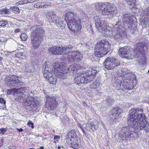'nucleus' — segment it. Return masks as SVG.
Instances as JSON below:
<instances>
[{
	"label": "nucleus",
	"mask_w": 149,
	"mask_h": 149,
	"mask_svg": "<svg viewBox=\"0 0 149 149\" xmlns=\"http://www.w3.org/2000/svg\"><path fill=\"white\" fill-rule=\"evenodd\" d=\"M130 113L128 117L127 123L135 130L139 131L143 129L146 132H149V123L146 120V117L144 113H140L143 111L141 109L133 108L130 110Z\"/></svg>",
	"instance_id": "1"
},
{
	"label": "nucleus",
	"mask_w": 149,
	"mask_h": 149,
	"mask_svg": "<svg viewBox=\"0 0 149 149\" xmlns=\"http://www.w3.org/2000/svg\"><path fill=\"white\" fill-rule=\"evenodd\" d=\"M66 19L68 20L66 22L69 28L71 30L72 35H75L81 29V21L78 16L73 11H70L65 15Z\"/></svg>",
	"instance_id": "2"
},
{
	"label": "nucleus",
	"mask_w": 149,
	"mask_h": 149,
	"mask_svg": "<svg viewBox=\"0 0 149 149\" xmlns=\"http://www.w3.org/2000/svg\"><path fill=\"white\" fill-rule=\"evenodd\" d=\"M97 71L95 69H91L83 74H80L74 79V83L81 86L83 84H87L91 81L95 76Z\"/></svg>",
	"instance_id": "3"
},
{
	"label": "nucleus",
	"mask_w": 149,
	"mask_h": 149,
	"mask_svg": "<svg viewBox=\"0 0 149 149\" xmlns=\"http://www.w3.org/2000/svg\"><path fill=\"white\" fill-rule=\"evenodd\" d=\"M110 46L111 45L107 40H100L95 46V55L98 57H102L110 51Z\"/></svg>",
	"instance_id": "4"
},
{
	"label": "nucleus",
	"mask_w": 149,
	"mask_h": 149,
	"mask_svg": "<svg viewBox=\"0 0 149 149\" xmlns=\"http://www.w3.org/2000/svg\"><path fill=\"white\" fill-rule=\"evenodd\" d=\"M55 73L60 79H64L66 78L67 74L69 72L75 74L74 70V65H71L68 68L59 63H55L54 65Z\"/></svg>",
	"instance_id": "5"
},
{
	"label": "nucleus",
	"mask_w": 149,
	"mask_h": 149,
	"mask_svg": "<svg viewBox=\"0 0 149 149\" xmlns=\"http://www.w3.org/2000/svg\"><path fill=\"white\" fill-rule=\"evenodd\" d=\"M96 10L103 15L113 16L116 14L117 11L113 5L103 4L101 3H97L95 5Z\"/></svg>",
	"instance_id": "6"
},
{
	"label": "nucleus",
	"mask_w": 149,
	"mask_h": 149,
	"mask_svg": "<svg viewBox=\"0 0 149 149\" xmlns=\"http://www.w3.org/2000/svg\"><path fill=\"white\" fill-rule=\"evenodd\" d=\"M131 77H129L128 76H125L124 77L123 87H122V90L123 91L130 90L132 89L136 84L133 85V83H136V77L134 74H130Z\"/></svg>",
	"instance_id": "7"
},
{
	"label": "nucleus",
	"mask_w": 149,
	"mask_h": 149,
	"mask_svg": "<svg viewBox=\"0 0 149 149\" xmlns=\"http://www.w3.org/2000/svg\"><path fill=\"white\" fill-rule=\"evenodd\" d=\"M72 48V45H69L64 47H58L55 46L50 47L48 49L49 53L54 54H59L63 53L67 54L69 52L71 51Z\"/></svg>",
	"instance_id": "8"
},
{
	"label": "nucleus",
	"mask_w": 149,
	"mask_h": 149,
	"mask_svg": "<svg viewBox=\"0 0 149 149\" xmlns=\"http://www.w3.org/2000/svg\"><path fill=\"white\" fill-rule=\"evenodd\" d=\"M4 82L6 85L10 88L18 87L23 84V82L19 80L17 77L13 75L7 76L5 79Z\"/></svg>",
	"instance_id": "9"
},
{
	"label": "nucleus",
	"mask_w": 149,
	"mask_h": 149,
	"mask_svg": "<svg viewBox=\"0 0 149 149\" xmlns=\"http://www.w3.org/2000/svg\"><path fill=\"white\" fill-rule=\"evenodd\" d=\"M123 29L122 26L119 24H116L112 31V38L116 40L122 39L126 34Z\"/></svg>",
	"instance_id": "10"
},
{
	"label": "nucleus",
	"mask_w": 149,
	"mask_h": 149,
	"mask_svg": "<svg viewBox=\"0 0 149 149\" xmlns=\"http://www.w3.org/2000/svg\"><path fill=\"white\" fill-rule=\"evenodd\" d=\"M24 99V104L26 107L29 108L27 109L30 110H35L41 105L40 102L33 97L29 96L26 100Z\"/></svg>",
	"instance_id": "11"
},
{
	"label": "nucleus",
	"mask_w": 149,
	"mask_h": 149,
	"mask_svg": "<svg viewBox=\"0 0 149 149\" xmlns=\"http://www.w3.org/2000/svg\"><path fill=\"white\" fill-rule=\"evenodd\" d=\"M104 64L105 68L109 70H112L119 66L120 63L115 57H109L106 58Z\"/></svg>",
	"instance_id": "12"
},
{
	"label": "nucleus",
	"mask_w": 149,
	"mask_h": 149,
	"mask_svg": "<svg viewBox=\"0 0 149 149\" xmlns=\"http://www.w3.org/2000/svg\"><path fill=\"white\" fill-rule=\"evenodd\" d=\"M129 127H124L122 128L120 131V133L118 135V138L121 140H130L133 137V134L131 133Z\"/></svg>",
	"instance_id": "13"
},
{
	"label": "nucleus",
	"mask_w": 149,
	"mask_h": 149,
	"mask_svg": "<svg viewBox=\"0 0 149 149\" xmlns=\"http://www.w3.org/2000/svg\"><path fill=\"white\" fill-rule=\"evenodd\" d=\"M94 19L96 27L100 32H102L103 31H106L107 30V26L104 23V21L103 20L102 18L100 16H96L94 17Z\"/></svg>",
	"instance_id": "14"
},
{
	"label": "nucleus",
	"mask_w": 149,
	"mask_h": 149,
	"mask_svg": "<svg viewBox=\"0 0 149 149\" xmlns=\"http://www.w3.org/2000/svg\"><path fill=\"white\" fill-rule=\"evenodd\" d=\"M72 48L71 49V51L68 52L69 54L67 56V58L69 61L71 62L80 61L83 58L82 54L79 52H73L72 51Z\"/></svg>",
	"instance_id": "15"
},
{
	"label": "nucleus",
	"mask_w": 149,
	"mask_h": 149,
	"mask_svg": "<svg viewBox=\"0 0 149 149\" xmlns=\"http://www.w3.org/2000/svg\"><path fill=\"white\" fill-rule=\"evenodd\" d=\"M98 125L99 123L97 120L90 119L86 124L85 129L88 131L93 132L98 128Z\"/></svg>",
	"instance_id": "16"
},
{
	"label": "nucleus",
	"mask_w": 149,
	"mask_h": 149,
	"mask_svg": "<svg viewBox=\"0 0 149 149\" xmlns=\"http://www.w3.org/2000/svg\"><path fill=\"white\" fill-rule=\"evenodd\" d=\"M127 47L125 46L120 48L118 50V54L123 58H125L127 59H131L133 56L130 53V50L127 49Z\"/></svg>",
	"instance_id": "17"
},
{
	"label": "nucleus",
	"mask_w": 149,
	"mask_h": 149,
	"mask_svg": "<svg viewBox=\"0 0 149 149\" xmlns=\"http://www.w3.org/2000/svg\"><path fill=\"white\" fill-rule=\"evenodd\" d=\"M47 102L45 104L46 107L48 110H52L56 108L57 104L55 98L54 97L46 96Z\"/></svg>",
	"instance_id": "18"
},
{
	"label": "nucleus",
	"mask_w": 149,
	"mask_h": 149,
	"mask_svg": "<svg viewBox=\"0 0 149 149\" xmlns=\"http://www.w3.org/2000/svg\"><path fill=\"white\" fill-rule=\"evenodd\" d=\"M34 29L32 33L31 36L37 37L42 39L43 36L45 33L43 29L40 26H35L32 27Z\"/></svg>",
	"instance_id": "19"
},
{
	"label": "nucleus",
	"mask_w": 149,
	"mask_h": 149,
	"mask_svg": "<svg viewBox=\"0 0 149 149\" xmlns=\"http://www.w3.org/2000/svg\"><path fill=\"white\" fill-rule=\"evenodd\" d=\"M42 39L35 36H31V44L34 49L38 48L40 46Z\"/></svg>",
	"instance_id": "20"
},
{
	"label": "nucleus",
	"mask_w": 149,
	"mask_h": 149,
	"mask_svg": "<svg viewBox=\"0 0 149 149\" xmlns=\"http://www.w3.org/2000/svg\"><path fill=\"white\" fill-rule=\"evenodd\" d=\"M50 66L47 64L46 62H45L44 64L43 65L42 71L44 76L46 79L51 76L54 73V70L51 71Z\"/></svg>",
	"instance_id": "21"
},
{
	"label": "nucleus",
	"mask_w": 149,
	"mask_h": 149,
	"mask_svg": "<svg viewBox=\"0 0 149 149\" xmlns=\"http://www.w3.org/2000/svg\"><path fill=\"white\" fill-rule=\"evenodd\" d=\"M121 113V109L119 108L118 107H116L113 109L111 111V113L110 115V120L113 121L115 120L118 118L119 115Z\"/></svg>",
	"instance_id": "22"
},
{
	"label": "nucleus",
	"mask_w": 149,
	"mask_h": 149,
	"mask_svg": "<svg viewBox=\"0 0 149 149\" xmlns=\"http://www.w3.org/2000/svg\"><path fill=\"white\" fill-rule=\"evenodd\" d=\"M78 132L74 130H72L68 133L67 136L69 140L72 141H78V136H77Z\"/></svg>",
	"instance_id": "23"
},
{
	"label": "nucleus",
	"mask_w": 149,
	"mask_h": 149,
	"mask_svg": "<svg viewBox=\"0 0 149 149\" xmlns=\"http://www.w3.org/2000/svg\"><path fill=\"white\" fill-rule=\"evenodd\" d=\"M147 43L146 42H140L136 45V47L138 52L143 53V50L147 49Z\"/></svg>",
	"instance_id": "24"
},
{
	"label": "nucleus",
	"mask_w": 149,
	"mask_h": 149,
	"mask_svg": "<svg viewBox=\"0 0 149 149\" xmlns=\"http://www.w3.org/2000/svg\"><path fill=\"white\" fill-rule=\"evenodd\" d=\"M55 70L54 68V73L53 74H53L51 76H49V77H47V79L49 83L52 84H55L56 82L57 81V77H56V76L58 77V76L55 73Z\"/></svg>",
	"instance_id": "25"
},
{
	"label": "nucleus",
	"mask_w": 149,
	"mask_h": 149,
	"mask_svg": "<svg viewBox=\"0 0 149 149\" xmlns=\"http://www.w3.org/2000/svg\"><path fill=\"white\" fill-rule=\"evenodd\" d=\"M47 18L50 22H53L54 24H59L58 18L55 14H53L51 15H48Z\"/></svg>",
	"instance_id": "26"
},
{
	"label": "nucleus",
	"mask_w": 149,
	"mask_h": 149,
	"mask_svg": "<svg viewBox=\"0 0 149 149\" xmlns=\"http://www.w3.org/2000/svg\"><path fill=\"white\" fill-rule=\"evenodd\" d=\"M123 20L126 24L131 25L132 24V17L128 14L123 15Z\"/></svg>",
	"instance_id": "27"
},
{
	"label": "nucleus",
	"mask_w": 149,
	"mask_h": 149,
	"mask_svg": "<svg viewBox=\"0 0 149 149\" xmlns=\"http://www.w3.org/2000/svg\"><path fill=\"white\" fill-rule=\"evenodd\" d=\"M66 140L68 145L69 147L75 149L78 148L79 145L76 142L77 141L72 142V141H69L68 139H67Z\"/></svg>",
	"instance_id": "28"
},
{
	"label": "nucleus",
	"mask_w": 149,
	"mask_h": 149,
	"mask_svg": "<svg viewBox=\"0 0 149 149\" xmlns=\"http://www.w3.org/2000/svg\"><path fill=\"white\" fill-rule=\"evenodd\" d=\"M142 17L145 19L147 22L149 23V10L146 9L143 10L141 12Z\"/></svg>",
	"instance_id": "29"
},
{
	"label": "nucleus",
	"mask_w": 149,
	"mask_h": 149,
	"mask_svg": "<svg viewBox=\"0 0 149 149\" xmlns=\"http://www.w3.org/2000/svg\"><path fill=\"white\" fill-rule=\"evenodd\" d=\"M105 104L107 106H110L113 104L114 100L109 96H107L106 98Z\"/></svg>",
	"instance_id": "30"
},
{
	"label": "nucleus",
	"mask_w": 149,
	"mask_h": 149,
	"mask_svg": "<svg viewBox=\"0 0 149 149\" xmlns=\"http://www.w3.org/2000/svg\"><path fill=\"white\" fill-rule=\"evenodd\" d=\"M81 66L78 64L74 65V70L75 74H80L82 72V70L81 68Z\"/></svg>",
	"instance_id": "31"
},
{
	"label": "nucleus",
	"mask_w": 149,
	"mask_h": 149,
	"mask_svg": "<svg viewBox=\"0 0 149 149\" xmlns=\"http://www.w3.org/2000/svg\"><path fill=\"white\" fill-rule=\"evenodd\" d=\"M10 13V11L9 9L6 8L0 9V14H9Z\"/></svg>",
	"instance_id": "32"
},
{
	"label": "nucleus",
	"mask_w": 149,
	"mask_h": 149,
	"mask_svg": "<svg viewBox=\"0 0 149 149\" xmlns=\"http://www.w3.org/2000/svg\"><path fill=\"white\" fill-rule=\"evenodd\" d=\"M10 8L15 14H18L19 12V10L18 7L16 6L11 7Z\"/></svg>",
	"instance_id": "33"
},
{
	"label": "nucleus",
	"mask_w": 149,
	"mask_h": 149,
	"mask_svg": "<svg viewBox=\"0 0 149 149\" xmlns=\"http://www.w3.org/2000/svg\"><path fill=\"white\" fill-rule=\"evenodd\" d=\"M116 84L117 88L119 89L122 90V87H123V83L120 80H117L116 82Z\"/></svg>",
	"instance_id": "34"
},
{
	"label": "nucleus",
	"mask_w": 149,
	"mask_h": 149,
	"mask_svg": "<svg viewBox=\"0 0 149 149\" xmlns=\"http://www.w3.org/2000/svg\"><path fill=\"white\" fill-rule=\"evenodd\" d=\"M99 85V82L98 81H96L91 84V87L92 89H96L98 87Z\"/></svg>",
	"instance_id": "35"
},
{
	"label": "nucleus",
	"mask_w": 149,
	"mask_h": 149,
	"mask_svg": "<svg viewBox=\"0 0 149 149\" xmlns=\"http://www.w3.org/2000/svg\"><path fill=\"white\" fill-rule=\"evenodd\" d=\"M32 67L31 65L28 64H26L25 65V70L28 72H31L32 71Z\"/></svg>",
	"instance_id": "36"
},
{
	"label": "nucleus",
	"mask_w": 149,
	"mask_h": 149,
	"mask_svg": "<svg viewBox=\"0 0 149 149\" xmlns=\"http://www.w3.org/2000/svg\"><path fill=\"white\" fill-rule=\"evenodd\" d=\"M127 3L129 5H132V8L134 7L136 3V0H128L127 1Z\"/></svg>",
	"instance_id": "37"
},
{
	"label": "nucleus",
	"mask_w": 149,
	"mask_h": 149,
	"mask_svg": "<svg viewBox=\"0 0 149 149\" xmlns=\"http://www.w3.org/2000/svg\"><path fill=\"white\" fill-rule=\"evenodd\" d=\"M15 56L17 58L22 59H24L25 57L23 52H19L17 53Z\"/></svg>",
	"instance_id": "38"
},
{
	"label": "nucleus",
	"mask_w": 149,
	"mask_h": 149,
	"mask_svg": "<svg viewBox=\"0 0 149 149\" xmlns=\"http://www.w3.org/2000/svg\"><path fill=\"white\" fill-rule=\"evenodd\" d=\"M123 74H125L124 77L125 76H128V77H131L130 74H134L133 73L130 72V71L128 70H125L123 71Z\"/></svg>",
	"instance_id": "39"
},
{
	"label": "nucleus",
	"mask_w": 149,
	"mask_h": 149,
	"mask_svg": "<svg viewBox=\"0 0 149 149\" xmlns=\"http://www.w3.org/2000/svg\"><path fill=\"white\" fill-rule=\"evenodd\" d=\"M8 23V21L6 20H2L0 21V26H3L7 25Z\"/></svg>",
	"instance_id": "40"
},
{
	"label": "nucleus",
	"mask_w": 149,
	"mask_h": 149,
	"mask_svg": "<svg viewBox=\"0 0 149 149\" xmlns=\"http://www.w3.org/2000/svg\"><path fill=\"white\" fill-rule=\"evenodd\" d=\"M20 37L22 40L25 41L26 40L27 36L26 33H23L21 34Z\"/></svg>",
	"instance_id": "41"
},
{
	"label": "nucleus",
	"mask_w": 149,
	"mask_h": 149,
	"mask_svg": "<svg viewBox=\"0 0 149 149\" xmlns=\"http://www.w3.org/2000/svg\"><path fill=\"white\" fill-rule=\"evenodd\" d=\"M7 131V128H1L0 129V134L3 135Z\"/></svg>",
	"instance_id": "42"
},
{
	"label": "nucleus",
	"mask_w": 149,
	"mask_h": 149,
	"mask_svg": "<svg viewBox=\"0 0 149 149\" xmlns=\"http://www.w3.org/2000/svg\"><path fill=\"white\" fill-rule=\"evenodd\" d=\"M42 4H44V8H47L50 5V2H42Z\"/></svg>",
	"instance_id": "43"
},
{
	"label": "nucleus",
	"mask_w": 149,
	"mask_h": 149,
	"mask_svg": "<svg viewBox=\"0 0 149 149\" xmlns=\"http://www.w3.org/2000/svg\"><path fill=\"white\" fill-rule=\"evenodd\" d=\"M141 60V61H142V62L141 63V64H145L146 63V57L144 55L142 57Z\"/></svg>",
	"instance_id": "44"
},
{
	"label": "nucleus",
	"mask_w": 149,
	"mask_h": 149,
	"mask_svg": "<svg viewBox=\"0 0 149 149\" xmlns=\"http://www.w3.org/2000/svg\"><path fill=\"white\" fill-rule=\"evenodd\" d=\"M27 124L30 127H31L32 128H33V123H32L31 120H29V122L27 123Z\"/></svg>",
	"instance_id": "45"
},
{
	"label": "nucleus",
	"mask_w": 149,
	"mask_h": 149,
	"mask_svg": "<svg viewBox=\"0 0 149 149\" xmlns=\"http://www.w3.org/2000/svg\"><path fill=\"white\" fill-rule=\"evenodd\" d=\"M0 103L5 104L6 103V101L3 98H0Z\"/></svg>",
	"instance_id": "46"
},
{
	"label": "nucleus",
	"mask_w": 149,
	"mask_h": 149,
	"mask_svg": "<svg viewBox=\"0 0 149 149\" xmlns=\"http://www.w3.org/2000/svg\"><path fill=\"white\" fill-rule=\"evenodd\" d=\"M40 3H37L34 5V7L35 8H39Z\"/></svg>",
	"instance_id": "47"
},
{
	"label": "nucleus",
	"mask_w": 149,
	"mask_h": 149,
	"mask_svg": "<svg viewBox=\"0 0 149 149\" xmlns=\"http://www.w3.org/2000/svg\"><path fill=\"white\" fill-rule=\"evenodd\" d=\"M19 95H20V96L21 95V97H22V98L23 99H24V97L25 94H24L23 93V92H20L19 93Z\"/></svg>",
	"instance_id": "48"
},
{
	"label": "nucleus",
	"mask_w": 149,
	"mask_h": 149,
	"mask_svg": "<svg viewBox=\"0 0 149 149\" xmlns=\"http://www.w3.org/2000/svg\"><path fill=\"white\" fill-rule=\"evenodd\" d=\"M60 139V136H59L55 135L54 136V139Z\"/></svg>",
	"instance_id": "49"
},
{
	"label": "nucleus",
	"mask_w": 149,
	"mask_h": 149,
	"mask_svg": "<svg viewBox=\"0 0 149 149\" xmlns=\"http://www.w3.org/2000/svg\"><path fill=\"white\" fill-rule=\"evenodd\" d=\"M17 5H19V4L22 5V4H24V3H23V1H19L17 2Z\"/></svg>",
	"instance_id": "50"
},
{
	"label": "nucleus",
	"mask_w": 149,
	"mask_h": 149,
	"mask_svg": "<svg viewBox=\"0 0 149 149\" xmlns=\"http://www.w3.org/2000/svg\"><path fill=\"white\" fill-rule=\"evenodd\" d=\"M77 125H78V126H79L81 128V130H82V129H83L82 127V126L80 124L78 123L77 124Z\"/></svg>",
	"instance_id": "51"
},
{
	"label": "nucleus",
	"mask_w": 149,
	"mask_h": 149,
	"mask_svg": "<svg viewBox=\"0 0 149 149\" xmlns=\"http://www.w3.org/2000/svg\"><path fill=\"white\" fill-rule=\"evenodd\" d=\"M28 0H24L23 1L24 4H26L29 3Z\"/></svg>",
	"instance_id": "52"
},
{
	"label": "nucleus",
	"mask_w": 149,
	"mask_h": 149,
	"mask_svg": "<svg viewBox=\"0 0 149 149\" xmlns=\"http://www.w3.org/2000/svg\"><path fill=\"white\" fill-rule=\"evenodd\" d=\"M82 131L83 134L85 135V136H86L87 133H86L85 130H84V129H82V130H81Z\"/></svg>",
	"instance_id": "53"
},
{
	"label": "nucleus",
	"mask_w": 149,
	"mask_h": 149,
	"mask_svg": "<svg viewBox=\"0 0 149 149\" xmlns=\"http://www.w3.org/2000/svg\"><path fill=\"white\" fill-rule=\"evenodd\" d=\"M16 130L19 132H22L23 131V130L22 128L16 129Z\"/></svg>",
	"instance_id": "54"
},
{
	"label": "nucleus",
	"mask_w": 149,
	"mask_h": 149,
	"mask_svg": "<svg viewBox=\"0 0 149 149\" xmlns=\"http://www.w3.org/2000/svg\"><path fill=\"white\" fill-rule=\"evenodd\" d=\"M29 3H33L34 2V0H28Z\"/></svg>",
	"instance_id": "55"
},
{
	"label": "nucleus",
	"mask_w": 149,
	"mask_h": 149,
	"mask_svg": "<svg viewBox=\"0 0 149 149\" xmlns=\"http://www.w3.org/2000/svg\"><path fill=\"white\" fill-rule=\"evenodd\" d=\"M20 29H16L15 30V33L18 32L19 31H20Z\"/></svg>",
	"instance_id": "56"
},
{
	"label": "nucleus",
	"mask_w": 149,
	"mask_h": 149,
	"mask_svg": "<svg viewBox=\"0 0 149 149\" xmlns=\"http://www.w3.org/2000/svg\"><path fill=\"white\" fill-rule=\"evenodd\" d=\"M42 2L40 3V4H41V8H45L44 6L43 5L44 4H42Z\"/></svg>",
	"instance_id": "57"
},
{
	"label": "nucleus",
	"mask_w": 149,
	"mask_h": 149,
	"mask_svg": "<svg viewBox=\"0 0 149 149\" xmlns=\"http://www.w3.org/2000/svg\"><path fill=\"white\" fill-rule=\"evenodd\" d=\"M10 149H15V147H11L10 148Z\"/></svg>",
	"instance_id": "58"
},
{
	"label": "nucleus",
	"mask_w": 149,
	"mask_h": 149,
	"mask_svg": "<svg viewBox=\"0 0 149 149\" xmlns=\"http://www.w3.org/2000/svg\"><path fill=\"white\" fill-rule=\"evenodd\" d=\"M44 147L43 146H41L40 147V149H44Z\"/></svg>",
	"instance_id": "59"
},
{
	"label": "nucleus",
	"mask_w": 149,
	"mask_h": 149,
	"mask_svg": "<svg viewBox=\"0 0 149 149\" xmlns=\"http://www.w3.org/2000/svg\"><path fill=\"white\" fill-rule=\"evenodd\" d=\"M61 147L60 146H58V149H60Z\"/></svg>",
	"instance_id": "60"
},
{
	"label": "nucleus",
	"mask_w": 149,
	"mask_h": 149,
	"mask_svg": "<svg viewBox=\"0 0 149 149\" xmlns=\"http://www.w3.org/2000/svg\"><path fill=\"white\" fill-rule=\"evenodd\" d=\"M2 59V58L0 56V61H1Z\"/></svg>",
	"instance_id": "61"
},
{
	"label": "nucleus",
	"mask_w": 149,
	"mask_h": 149,
	"mask_svg": "<svg viewBox=\"0 0 149 149\" xmlns=\"http://www.w3.org/2000/svg\"><path fill=\"white\" fill-rule=\"evenodd\" d=\"M147 2L149 4V0H146Z\"/></svg>",
	"instance_id": "62"
},
{
	"label": "nucleus",
	"mask_w": 149,
	"mask_h": 149,
	"mask_svg": "<svg viewBox=\"0 0 149 149\" xmlns=\"http://www.w3.org/2000/svg\"><path fill=\"white\" fill-rule=\"evenodd\" d=\"M41 4H40V6H39V8H41Z\"/></svg>",
	"instance_id": "63"
},
{
	"label": "nucleus",
	"mask_w": 149,
	"mask_h": 149,
	"mask_svg": "<svg viewBox=\"0 0 149 149\" xmlns=\"http://www.w3.org/2000/svg\"><path fill=\"white\" fill-rule=\"evenodd\" d=\"M29 149H35L34 148H30Z\"/></svg>",
	"instance_id": "64"
}]
</instances>
